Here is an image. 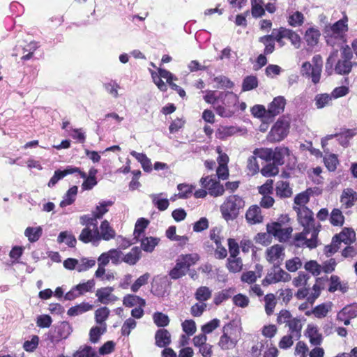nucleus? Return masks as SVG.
Segmentation results:
<instances>
[{"label": "nucleus", "instance_id": "f3484780", "mask_svg": "<svg viewBox=\"0 0 357 357\" xmlns=\"http://www.w3.org/2000/svg\"><path fill=\"white\" fill-rule=\"evenodd\" d=\"M347 20H340L326 31L329 33L335 35L340 41L344 38V33L347 31Z\"/></svg>", "mask_w": 357, "mask_h": 357}, {"label": "nucleus", "instance_id": "6e6d98bb", "mask_svg": "<svg viewBox=\"0 0 357 357\" xmlns=\"http://www.w3.org/2000/svg\"><path fill=\"white\" fill-rule=\"evenodd\" d=\"M183 331L188 335H192L197 331L195 321L192 319H186L181 324Z\"/></svg>", "mask_w": 357, "mask_h": 357}, {"label": "nucleus", "instance_id": "6ab92c4d", "mask_svg": "<svg viewBox=\"0 0 357 357\" xmlns=\"http://www.w3.org/2000/svg\"><path fill=\"white\" fill-rule=\"evenodd\" d=\"M245 218L247 221L250 224L261 223L263 221L261 208L256 205L252 206L247 211Z\"/></svg>", "mask_w": 357, "mask_h": 357}, {"label": "nucleus", "instance_id": "72a5a7b5", "mask_svg": "<svg viewBox=\"0 0 357 357\" xmlns=\"http://www.w3.org/2000/svg\"><path fill=\"white\" fill-rule=\"evenodd\" d=\"M207 189L209 195L213 197L221 196L225 192L224 186L215 178L209 181V185Z\"/></svg>", "mask_w": 357, "mask_h": 357}, {"label": "nucleus", "instance_id": "a18cd8bd", "mask_svg": "<svg viewBox=\"0 0 357 357\" xmlns=\"http://www.w3.org/2000/svg\"><path fill=\"white\" fill-rule=\"evenodd\" d=\"M57 241L59 243H65L70 248H74L76 245L77 240L75 237L69 234L68 231H61L57 238Z\"/></svg>", "mask_w": 357, "mask_h": 357}, {"label": "nucleus", "instance_id": "20e7f679", "mask_svg": "<svg viewBox=\"0 0 357 357\" xmlns=\"http://www.w3.org/2000/svg\"><path fill=\"white\" fill-rule=\"evenodd\" d=\"M243 199L236 195L229 196L220 206V211L226 221L234 220L244 207Z\"/></svg>", "mask_w": 357, "mask_h": 357}, {"label": "nucleus", "instance_id": "bf43d9fd", "mask_svg": "<svg viewBox=\"0 0 357 357\" xmlns=\"http://www.w3.org/2000/svg\"><path fill=\"white\" fill-rule=\"evenodd\" d=\"M324 160L326 167L329 171L333 172L336 169L337 165L339 162L336 155L329 154L328 155H326Z\"/></svg>", "mask_w": 357, "mask_h": 357}, {"label": "nucleus", "instance_id": "f8f14e48", "mask_svg": "<svg viewBox=\"0 0 357 357\" xmlns=\"http://www.w3.org/2000/svg\"><path fill=\"white\" fill-rule=\"evenodd\" d=\"M113 291L114 287H112L98 289L96 291V296L97 297L98 301L104 305L114 303L119 300V298L112 294Z\"/></svg>", "mask_w": 357, "mask_h": 357}, {"label": "nucleus", "instance_id": "f704fd0d", "mask_svg": "<svg viewBox=\"0 0 357 357\" xmlns=\"http://www.w3.org/2000/svg\"><path fill=\"white\" fill-rule=\"evenodd\" d=\"M188 271V268L177 259L175 266L169 272V276L172 279L177 280L184 276Z\"/></svg>", "mask_w": 357, "mask_h": 357}, {"label": "nucleus", "instance_id": "cd10ccee", "mask_svg": "<svg viewBox=\"0 0 357 357\" xmlns=\"http://www.w3.org/2000/svg\"><path fill=\"white\" fill-rule=\"evenodd\" d=\"M326 40L328 45L333 47V50H340L342 48L346 47L345 40L342 38V40H339V38L333 34L326 32Z\"/></svg>", "mask_w": 357, "mask_h": 357}, {"label": "nucleus", "instance_id": "a211bd4d", "mask_svg": "<svg viewBox=\"0 0 357 357\" xmlns=\"http://www.w3.org/2000/svg\"><path fill=\"white\" fill-rule=\"evenodd\" d=\"M278 40H280L281 38H285L290 40L291 44L296 47L298 48L301 45V38L300 36L292 30L280 28V32L278 35Z\"/></svg>", "mask_w": 357, "mask_h": 357}, {"label": "nucleus", "instance_id": "c03bdc74", "mask_svg": "<svg viewBox=\"0 0 357 357\" xmlns=\"http://www.w3.org/2000/svg\"><path fill=\"white\" fill-rule=\"evenodd\" d=\"M73 357H99L95 349L90 346L81 347L74 354Z\"/></svg>", "mask_w": 357, "mask_h": 357}, {"label": "nucleus", "instance_id": "e433bc0d", "mask_svg": "<svg viewBox=\"0 0 357 357\" xmlns=\"http://www.w3.org/2000/svg\"><path fill=\"white\" fill-rule=\"evenodd\" d=\"M77 190L78 188L77 186L71 187L65 194L63 200L60 203V206L63 208L72 204L76 199Z\"/></svg>", "mask_w": 357, "mask_h": 357}, {"label": "nucleus", "instance_id": "de8ad7c7", "mask_svg": "<svg viewBox=\"0 0 357 357\" xmlns=\"http://www.w3.org/2000/svg\"><path fill=\"white\" fill-rule=\"evenodd\" d=\"M304 22V16L301 12L294 11L289 13L288 22L291 26H299Z\"/></svg>", "mask_w": 357, "mask_h": 357}, {"label": "nucleus", "instance_id": "8fccbe9b", "mask_svg": "<svg viewBox=\"0 0 357 357\" xmlns=\"http://www.w3.org/2000/svg\"><path fill=\"white\" fill-rule=\"evenodd\" d=\"M344 222V217L338 208H334L331 213L330 222L333 226H342Z\"/></svg>", "mask_w": 357, "mask_h": 357}, {"label": "nucleus", "instance_id": "774afa93", "mask_svg": "<svg viewBox=\"0 0 357 357\" xmlns=\"http://www.w3.org/2000/svg\"><path fill=\"white\" fill-rule=\"evenodd\" d=\"M305 269L313 275H318L321 271V266L316 261L311 260L305 264Z\"/></svg>", "mask_w": 357, "mask_h": 357}, {"label": "nucleus", "instance_id": "58836bf2", "mask_svg": "<svg viewBox=\"0 0 357 357\" xmlns=\"http://www.w3.org/2000/svg\"><path fill=\"white\" fill-rule=\"evenodd\" d=\"M160 239L155 237H144L141 240L142 249L147 252H152L158 244Z\"/></svg>", "mask_w": 357, "mask_h": 357}, {"label": "nucleus", "instance_id": "4d7b16f0", "mask_svg": "<svg viewBox=\"0 0 357 357\" xmlns=\"http://www.w3.org/2000/svg\"><path fill=\"white\" fill-rule=\"evenodd\" d=\"M149 225V221L145 218H141L137 220L135 223L134 235L135 238L138 239L140 235L144 232V230Z\"/></svg>", "mask_w": 357, "mask_h": 357}, {"label": "nucleus", "instance_id": "9d476101", "mask_svg": "<svg viewBox=\"0 0 357 357\" xmlns=\"http://www.w3.org/2000/svg\"><path fill=\"white\" fill-rule=\"evenodd\" d=\"M298 215V220L299 223L305 229L312 230L315 228L313 225L314 218L313 213L306 206L294 207Z\"/></svg>", "mask_w": 357, "mask_h": 357}, {"label": "nucleus", "instance_id": "7ed1b4c3", "mask_svg": "<svg viewBox=\"0 0 357 357\" xmlns=\"http://www.w3.org/2000/svg\"><path fill=\"white\" fill-rule=\"evenodd\" d=\"M115 236V230L107 220H104L100 227H98V223H96V226H85L78 238L84 243H91L93 245H98L100 241H109Z\"/></svg>", "mask_w": 357, "mask_h": 357}, {"label": "nucleus", "instance_id": "79ce46f5", "mask_svg": "<svg viewBox=\"0 0 357 357\" xmlns=\"http://www.w3.org/2000/svg\"><path fill=\"white\" fill-rule=\"evenodd\" d=\"M227 267L231 273L240 272L243 268L242 259L236 257H229L227 259Z\"/></svg>", "mask_w": 357, "mask_h": 357}, {"label": "nucleus", "instance_id": "c756f323", "mask_svg": "<svg viewBox=\"0 0 357 357\" xmlns=\"http://www.w3.org/2000/svg\"><path fill=\"white\" fill-rule=\"evenodd\" d=\"M273 162L277 165H281L284 163V158L289 155V149L287 147H277L273 151Z\"/></svg>", "mask_w": 357, "mask_h": 357}, {"label": "nucleus", "instance_id": "052dcab7", "mask_svg": "<svg viewBox=\"0 0 357 357\" xmlns=\"http://www.w3.org/2000/svg\"><path fill=\"white\" fill-rule=\"evenodd\" d=\"M95 281L93 279L89 280L86 282L79 283L76 286V289L79 291L80 293V295H83L85 293L91 292L93 289L95 287Z\"/></svg>", "mask_w": 357, "mask_h": 357}, {"label": "nucleus", "instance_id": "49530a36", "mask_svg": "<svg viewBox=\"0 0 357 357\" xmlns=\"http://www.w3.org/2000/svg\"><path fill=\"white\" fill-rule=\"evenodd\" d=\"M332 100L333 99L331 94H317L314 98L315 105L318 109H321L326 106H328Z\"/></svg>", "mask_w": 357, "mask_h": 357}, {"label": "nucleus", "instance_id": "a19ab883", "mask_svg": "<svg viewBox=\"0 0 357 357\" xmlns=\"http://www.w3.org/2000/svg\"><path fill=\"white\" fill-rule=\"evenodd\" d=\"M107 331V327L98 325L91 328L89 331V339L92 343H96L99 341L102 335Z\"/></svg>", "mask_w": 357, "mask_h": 357}, {"label": "nucleus", "instance_id": "f257e3e1", "mask_svg": "<svg viewBox=\"0 0 357 357\" xmlns=\"http://www.w3.org/2000/svg\"><path fill=\"white\" fill-rule=\"evenodd\" d=\"M204 100L213 106L219 116L230 117L234 114L233 107L238 102V96L231 91H206Z\"/></svg>", "mask_w": 357, "mask_h": 357}, {"label": "nucleus", "instance_id": "9b49d317", "mask_svg": "<svg viewBox=\"0 0 357 357\" xmlns=\"http://www.w3.org/2000/svg\"><path fill=\"white\" fill-rule=\"evenodd\" d=\"M266 258L273 266H280L284 258V248L281 245H274L266 251Z\"/></svg>", "mask_w": 357, "mask_h": 357}, {"label": "nucleus", "instance_id": "f03ea898", "mask_svg": "<svg viewBox=\"0 0 357 357\" xmlns=\"http://www.w3.org/2000/svg\"><path fill=\"white\" fill-rule=\"evenodd\" d=\"M352 58L353 54L348 45L340 50H334L326 60L325 70L329 75L333 71L338 75H348L353 67Z\"/></svg>", "mask_w": 357, "mask_h": 357}, {"label": "nucleus", "instance_id": "69168bd1", "mask_svg": "<svg viewBox=\"0 0 357 357\" xmlns=\"http://www.w3.org/2000/svg\"><path fill=\"white\" fill-rule=\"evenodd\" d=\"M109 259L114 265L120 264L123 262V253L119 249H111L108 251Z\"/></svg>", "mask_w": 357, "mask_h": 357}, {"label": "nucleus", "instance_id": "4be33fe9", "mask_svg": "<svg viewBox=\"0 0 357 357\" xmlns=\"http://www.w3.org/2000/svg\"><path fill=\"white\" fill-rule=\"evenodd\" d=\"M142 251L139 247H133L129 252L123 256V262L130 266L135 265L141 258Z\"/></svg>", "mask_w": 357, "mask_h": 357}, {"label": "nucleus", "instance_id": "ddd939ff", "mask_svg": "<svg viewBox=\"0 0 357 357\" xmlns=\"http://www.w3.org/2000/svg\"><path fill=\"white\" fill-rule=\"evenodd\" d=\"M169 286V282L166 276H156L152 282V291L157 296H164Z\"/></svg>", "mask_w": 357, "mask_h": 357}, {"label": "nucleus", "instance_id": "37998d69", "mask_svg": "<svg viewBox=\"0 0 357 357\" xmlns=\"http://www.w3.org/2000/svg\"><path fill=\"white\" fill-rule=\"evenodd\" d=\"M178 259L189 269L191 266L195 264L199 261V256L197 253L181 255L178 257Z\"/></svg>", "mask_w": 357, "mask_h": 357}, {"label": "nucleus", "instance_id": "473e14b6", "mask_svg": "<svg viewBox=\"0 0 357 357\" xmlns=\"http://www.w3.org/2000/svg\"><path fill=\"white\" fill-rule=\"evenodd\" d=\"M335 236L337 238L340 243L342 242L347 245L352 243L355 240L356 234L351 229L344 228L343 230L339 234V235Z\"/></svg>", "mask_w": 357, "mask_h": 357}, {"label": "nucleus", "instance_id": "bb28decb", "mask_svg": "<svg viewBox=\"0 0 357 357\" xmlns=\"http://www.w3.org/2000/svg\"><path fill=\"white\" fill-rule=\"evenodd\" d=\"M110 310L107 307H101L97 309L94 313L96 323L98 325L107 327L106 321L109 316Z\"/></svg>", "mask_w": 357, "mask_h": 357}, {"label": "nucleus", "instance_id": "2eb2a0df", "mask_svg": "<svg viewBox=\"0 0 357 357\" xmlns=\"http://www.w3.org/2000/svg\"><path fill=\"white\" fill-rule=\"evenodd\" d=\"M286 105V100L283 96H277L268 105L267 112L271 117H274L282 113Z\"/></svg>", "mask_w": 357, "mask_h": 357}, {"label": "nucleus", "instance_id": "5701e85b", "mask_svg": "<svg viewBox=\"0 0 357 357\" xmlns=\"http://www.w3.org/2000/svg\"><path fill=\"white\" fill-rule=\"evenodd\" d=\"M93 305L89 303L82 302L73 306L68 310L67 314L70 317H75L92 310Z\"/></svg>", "mask_w": 357, "mask_h": 357}, {"label": "nucleus", "instance_id": "338daca9", "mask_svg": "<svg viewBox=\"0 0 357 357\" xmlns=\"http://www.w3.org/2000/svg\"><path fill=\"white\" fill-rule=\"evenodd\" d=\"M340 315H345L349 318L354 319L357 317V303L347 305L342 309L340 311Z\"/></svg>", "mask_w": 357, "mask_h": 357}, {"label": "nucleus", "instance_id": "7c9ffc66", "mask_svg": "<svg viewBox=\"0 0 357 357\" xmlns=\"http://www.w3.org/2000/svg\"><path fill=\"white\" fill-rule=\"evenodd\" d=\"M162 193L152 194L150 195L153 204L161 211L166 210L169 205V200L167 198L162 197Z\"/></svg>", "mask_w": 357, "mask_h": 357}, {"label": "nucleus", "instance_id": "680f3d73", "mask_svg": "<svg viewBox=\"0 0 357 357\" xmlns=\"http://www.w3.org/2000/svg\"><path fill=\"white\" fill-rule=\"evenodd\" d=\"M150 276L151 275L149 273H146L141 275L131 286V291L135 293L137 292L141 287L148 283Z\"/></svg>", "mask_w": 357, "mask_h": 357}, {"label": "nucleus", "instance_id": "4468645a", "mask_svg": "<svg viewBox=\"0 0 357 357\" xmlns=\"http://www.w3.org/2000/svg\"><path fill=\"white\" fill-rule=\"evenodd\" d=\"M231 329V327L229 325H226L222 328L223 334L220 338L218 345L223 350L234 349L237 344V340L233 338L229 332Z\"/></svg>", "mask_w": 357, "mask_h": 357}, {"label": "nucleus", "instance_id": "603ef678", "mask_svg": "<svg viewBox=\"0 0 357 357\" xmlns=\"http://www.w3.org/2000/svg\"><path fill=\"white\" fill-rule=\"evenodd\" d=\"M273 150L268 148L256 149L253 153L258 158L266 161L270 162L273 159Z\"/></svg>", "mask_w": 357, "mask_h": 357}, {"label": "nucleus", "instance_id": "0eeeda50", "mask_svg": "<svg viewBox=\"0 0 357 357\" xmlns=\"http://www.w3.org/2000/svg\"><path fill=\"white\" fill-rule=\"evenodd\" d=\"M319 231V229L317 228H312V230L304 228L302 232L295 234L294 244L296 247H306L310 249L315 248L317 246Z\"/></svg>", "mask_w": 357, "mask_h": 357}, {"label": "nucleus", "instance_id": "c85d7f7f", "mask_svg": "<svg viewBox=\"0 0 357 357\" xmlns=\"http://www.w3.org/2000/svg\"><path fill=\"white\" fill-rule=\"evenodd\" d=\"M259 41L265 46L264 51V54L268 55L273 52L275 50V38L273 32L270 35L260 37Z\"/></svg>", "mask_w": 357, "mask_h": 357}, {"label": "nucleus", "instance_id": "5fc2aeb1", "mask_svg": "<svg viewBox=\"0 0 357 357\" xmlns=\"http://www.w3.org/2000/svg\"><path fill=\"white\" fill-rule=\"evenodd\" d=\"M96 265V260L93 259L82 258L78 260L77 271L84 272Z\"/></svg>", "mask_w": 357, "mask_h": 357}, {"label": "nucleus", "instance_id": "4c0bfd02", "mask_svg": "<svg viewBox=\"0 0 357 357\" xmlns=\"http://www.w3.org/2000/svg\"><path fill=\"white\" fill-rule=\"evenodd\" d=\"M43 229L40 227H28L24 231V236L31 243L36 242L41 236Z\"/></svg>", "mask_w": 357, "mask_h": 357}, {"label": "nucleus", "instance_id": "a878e982", "mask_svg": "<svg viewBox=\"0 0 357 357\" xmlns=\"http://www.w3.org/2000/svg\"><path fill=\"white\" fill-rule=\"evenodd\" d=\"M319 37V31L313 27L307 29L304 36V38L307 45L311 47H314L318 43Z\"/></svg>", "mask_w": 357, "mask_h": 357}, {"label": "nucleus", "instance_id": "39448f33", "mask_svg": "<svg viewBox=\"0 0 357 357\" xmlns=\"http://www.w3.org/2000/svg\"><path fill=\"white\" fill-rule=\"evenodd\" d=\"M289 221V218L287 215H282L278 222L267 225V232L273 235L280 242H286L293 231L292 227L285 224Z\"/></svg>", "mask_w": 357, "mask_h": 357}, {"label": "nucleus", "instance_id": "13d9d810", "mask_svg": "<svg viewBox=\"0 0 357 357\" xmlns=\"http://www.w3.org/2000/svg\"><path fill=\"white\" fill-rule=\"evenodd\" d=\"M265 310L268 315H271L273 312L275 307V297L273 294H269L265 296Z\"/></svg>", "mask_w": 357, "mask_h": 357}, {"label": "nucleus", "instance_id": "b1692460", "mask_svg": "<svg viewBox=\"0 0 357 357\" xmlns=\"http://www.w3.org/2000/svg\"><path fill=\"white\" fill-rule=\"evenodd\" d=\"M289 327V334L294 336V340H298L301 336L302 323L300 319L293 318L287 324Z\"/></svg>", "mask_w": 357, "mask_h": 357}, {"label": "nucleus", "instance_id": "c9c22d12", "mask_svg": "<svg viewBox=\"0 0 357 357\" xmlns=\"http://www.w3.org/2000/svg\"><path fill=\"white\" fill-rule=\"evenodd\" d=\"M239 131V129L235 126H220L216 132L218 139H225Z\"/></svg>", "mask_w": 357, "mask_h": 357}, {"label": "nucleus", "instance_id": "2f4dec72", "mask_svg": "<svg viewBox=\"0 0 357 357\" xmlns=\"http://www.w3.org/2000/svg\"><path fill=\"white\" fill-rule=\"evenodd\" d=\"M130 155L135 157L137 161L141 163V165L145 172H149L152 170L151 160L148 158L145 154L137 153L135 151H130Z\"/></svg>", "mask_w": 357, "mask_h": 357}, {"label": "nucleus", "instance_id": "e2e57ef3", "mask_svg": "<svg viewBox=\"0 0 357 357\" xmlns=\"http://www.w3.org/2000/svg\"><path fill=\"white\" fill-rule=\"evenodd\" d=\"M137 326V322L135 319L132 318L127 319L122 327H121V334L124 336H128L132 329H134Z\"/></svg>", "mask_w": 357, "mask_h": 357}, {"label": "nucleus", "instance_id": "393cba45", "mask_svg": "<svg viewBox=\"0 0 357 357\" xmlns=\"http://www.w3.org/2000/svg\"><path fill=\"white\" fill-rule=\"evenodd\" d=\"M310 342L314 346L320 345L322 342V335L319 333L317 326L309 325L306 331Z\"/></svg>", "mask_w": 357, "mask_h": 357}, {"label": "nucleus", "instance_id": "dca6fc26", "mask_svg": "<svg viewBox=\"0 0 357 357\" xmlns=\"http://www.w3.org/2000/svg\"><path fill=\"white\" fill-rule=\"evenodd\" d=\"M357 200V193L351 188H346L343 190L340 197V202L345 208L352 207Z\"/></svg>", "mask_w": 357, "mask_h": 357}, {"label": "nucleus", "instance_id": "aec40b11", "mask_svg": "<svg viewBox=\"0 0 357 357\" xmlns=\"http://www.w3.org/2000/svg\"><path fill=\"white\" fill-rule=\"evenodd\" d=\"M155 344L158 347H166L171 343V334L167 329H159L155 335Z\"/></svg>", "mask_w": 357, "mask_h": 357}, {"label": "nucleus", "instance_id": "412c9836", "mask_svg": "<svg viewBox=\"0 0 357 357\" xmlns=\"http://www.w3.org/2000/svg\"><path fill=\"white\" fill-rule=\"evenodd\" d=\"M312 63H311L313 66V72L312 75V82L314 84H317L320 81L321 73L322 71V66L323 61L322 58L320 55H315L313 56L312 59Z\"/></svg>", "mask_w": 357, "mask_h": 357}, {"label": "nucleus", "instance_id": "0e129e2a", "mask_svg": "<svg viewBox=\"0 0 357 357\" xmlns=\"http://www.w3.org/2000/svg\"><path fill=\"white\" fill-rule=\"evenodd\" d=\"M286 268L290 272H295L302 266V261L298 257H295L286 261Z\"/></svg>", "mask_w": 357, "mask_h": 357}, {"label": "nucleus", "instance_id": "09e8293b", "mask_svg": "<svg viewBox=\"0 0 357 357\" xmlns=\"http://www.w3.org/2000/svg\"><path fill=\"white\" fill-rule=\"evenodd\" d=\"M258 86V79L254 75H249L243 79L242 84V91H251Z\"/></svg>", "mask_w": 357, "mask_h": 357}, {"label": "nucleus", "instance_id": "423d86ee", "mask_svg": "<svg viewBox=\"0 0 357 357\" xmlns=\"http://www.w3.org/2000/svg\"><path fill=\"white\" fill-rule=\"evenodd\" d=\"M114 202L111 200L100 202L91 214L84 215L79 218L80 224L83 226H96L98 220L102 218L104 215L108 212V207L112 206Z\"/></svg>", "mask_w": 357, "mask_h": 357}, {"label": "nucleus", "instance_id": "6e6552de", "mask_svg": "<svg viewBox=\"0 0 357 357\" xmlns=\"http://www.w3.org/2000/svg\"><path fill=\"white\" fill-rule=\"evenodd\" d=\"M290 122L287 118H280L273 126L268 133V139L270 142H280L284 139L289 132Z\"/></svg>", "mask_w": 357, "mask_h": 357}, {"label": "nucleus", "instance_id": "ea45409f", "mask_svg": "<svg viewBox=\"0 0 357 357\" xmlns=\"http://www.w3.org/2000/svg\"><path fill=\"white\" fill-rule=\"evenodd\" d=\"M276 193L280 197H289L292 194V191L289 183L283 181L277 182Z\"/></svg>", "mask_w": 357, "mask_h": 357}, {"label": "nucleus", "instance_id": "3c124183", "mask_svg": "<svg viewBox=\"0 0 357 357\" xmlns=\"http://www.w3.org/2000/svg\"><path fill=\"white\" fill-rule=\"evenodd\" d=\"M212 292L207 287H201L195 292V298L199 302L204 303L211 297Z\"/></svg>", "mask_w": 357, "mask_h": 357}, {"label": "nucleus", "instance_id": "1a4fd4ad", "mask_svg": "<svg viewBox=\"0 0 357 357\" xmlns=\"http://www.w3.org/2000/svg\"><path fill=\"white\" fill-rule=\"evenodd\" d=\"M273 266V268L268 273L263 280L264 285L275 284L279 282H288L291 280V275L288 273L281 269L280 266Z\"/></svg>", "mask_w": 357, "mask_h": 357}, {"label": "nucleus", "instance_id": "864d4df0", "mask_svg": "<svg viewBox=\"0 0 357 357\" xmlns=\"http://www.w3.org/2000/svg\"><path fill=\"white\" fill-rule=\"evenodd\" d=\"M153 319L155 324L158 327H165L169 324L168 316L160 312H155L153 314Z\"/></svg>", "mask_w": 357, "mask_h": 357}]
</instances>
